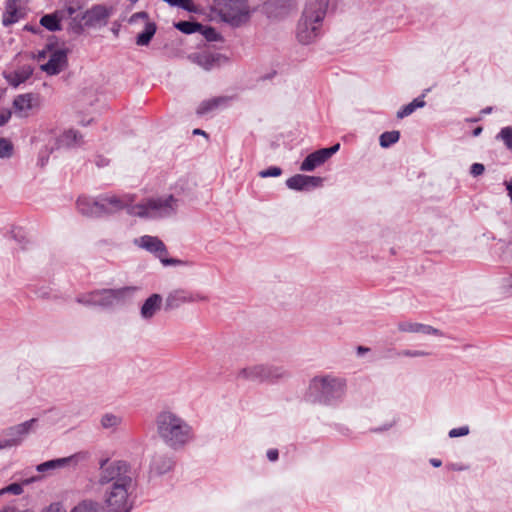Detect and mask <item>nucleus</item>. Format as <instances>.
I'll return each instance as SVG.
<instances>
[{
  "instance_id": "45",
  "label": "nucleus",
  "mask_w": 512,
  "mask_h": 512,
  "mask_svg": "<svg viewBox=\"0 0 512 512\" xmlns=\"http://www.w3.org/2000/svg\"><path fill=\"white\" fill-rule=\"evenodd\" d=\"M402 355L409 356V357H421V356L428 355V353H426L424 351H419V350H415V351L406 350V351L402 352Z\"/></svg>"
},
{
  "instance_id": "34",
  "label": "nucleus",
  "mask_w": 512,
  "mask_h": 512,
  "mask_svg": "<svg viewBox=\"0 0 512 512\" xmlns=\"http://www.w3.org/2000/svg\"><path fill=\"white\" fill-rule=\"evenodd\" d=\"M71 512H100L99 505L93 501H82Z\"/></svg>"
},
{
  "instance_id": "53",
  "label": "nucleus",
  "mask_w": 512,
  "mask_h": 512,
  "mask_svg": "<svg viewBox=\"0 0 512 512\" xmlns=\"http://www.w3.org/2000/svg\"><path fill=\"white\" fill-rule=\"evenodd\" d=\"M24 1H25V0H7V2H9V3L19 4V6H21V4H22Z\"/></svg>"
},
{
  "instance_id": "33",
  "label": "nucleus",
  "mask_w": 512,
  "mask_h": 512,
  "mask_svg": "<svg viewBox=\"0 0 512 512\" xmlns=\"http://www.w3.org/2000/svg\"><path fill=\"white\" fill-rule=\"evenodd\" d=\"M400 138V133L398 131H389L384 132L380 136V145L384 148L389 147L390 145L396 143Z\"/></svg>"
},
{
  "instance_id": "18",
  "label": "nucleus",
  "mask_w": 512,
  "mask_h": 512,
  "mask_svg": "<svg viewBox=\"0 0 512 512\" xmlns=\"http://www.w3.org/2000/svg\"><path fill=\"white\" fill-rule=\"evenodd\" d=\"M39 107V97L32 93L18 95L13 101L15 113L20 117H27L30 111Z\"/></svg>"
},
{
  "instance_id": "51",
  "label": "nucleus",
  "mask_w": 512,
  "mask_h": 512,
  "mask_svg": "<svg viewBox=\"0 0 512 512\" xmlns=\"http://www.w3.org/2000/svg\"><path fill=\"white\" fill-rule=\"evenodd\" d=\"M506 189L508 190V194L512 201V183H506Z\"/></svg>"
},
{
  "instance_id": "7",
  "label": "nucleus",
  "mask_w": 512,
  "mask_h": 512,
  "mask_svg": "<svg viewBox=\"0 0 512 512\" xmlns=\"http://www.w3.org/2000/svg\"><path fill=\"white\" fill-rule=\"evenodd\" d=\"M289 376L282 366L256 364L244 367L237 372V379L252 383H275Z\"/></svg>"
},
{
  "instance_id": "20",
  "label": "nucleus",
  "mask_w": 512,
  "mask_h": 512,
  "mask_svg": "<svg viewBox=\"0 0 512 512\" xmlns=\"http://www.w3.org/2000/svg\"><path fill=\"white\" fill-rule=\"evenodd\" d=\"M162 297L159 294H152L149 296L140 309V315L143 319L149 320L153 318L156 313L161 309Z\"/></svg>"
},
{
  "instance_id": "39",
  "label": "nucleus",
  "mask_w": 512,
  "mask_h": 512,
  "mask_svg": "<svg viewBox=\"0 0 512 512\" xmlns=\"http://www.w3.org/2000/svg\"><path fill=\"white\" fill-rule=\"evenodd\" d=\"M282 174V170L279 167L273 166L269 167L268 169L262 170L259 172V176L261 178H267V177H278Z\"/></svg>"
},
{
  "instance_id": "38",
  "label": "nucleus",
  "mask_w": 512,
  "mask_h": 512,
  "mask_svg": "<svg viewBox=\"0 0 512 512\" xmlns=\"http://www.w3.org/2000/svg\"><path fill=\"white\" fill-rule=\"evenodd\" d=\"M398 328L402 332L418 333L420 323L401 322L399 323Z\"/></svg>"
},
{
  "instance_id": "1",
  "label": "nucleus",
  "mask_w": 512,
  "mask_h": 512,
  "mask_svg": "<svg viewBox=\"0 0 512 512\" xmlns=\"http://www.w3.org/2000/svg\"><path fill=\"white\" fill-rule=\"evenodd\" d=\"M98 483L108 485L104 492L107 512H130L132 503L129 499L133 486L130 466L121 460H101Z\"/></svg>"
},
{
  "instance_id": "2",
  "label": "nucleus",
  "mask_w": 512,
  "mask_h": 512,
  "mask_svg": "<svg viewBox=\"0 0 512 512\" xmlns=\"http://www.w3.org/2000/svg\"><path fill=\"white\" fill-rule=\"evenodd\" d=\"M155 427L160 440L173 450L184 448L194 438L191 425L171 410H163L157 414Z\"/></svg>"
},
{
  "instance_id": "14",
  "label": "nucleus",
  "mask_w": 512,
  "mask_h": 512,
  "mask_svg": "<svg viewBox=\"0 0 512 512\" xmlns=\"http://www.w3.org/2000/svg\"><path fill=\"white\" fill-rule=\"evenodd\" d=\"M208 297L201 293H193L187 289L178 288L170 291L165 299L166 310L177 309L184 304L207 302Z\"/></svg>"
},
{
  "instance_id": "46",
  "label": "nucleus",
  "mask_w": 512,
  "mask_h": 512,
  "mask_svg": "<svg viewBox=\"0 0 512 512\" xmlns=\"http://www.w3.org/2000/svg\"><path fill=\"white\" fill-rule=\"evenodd\" d=\"M147 18H148V14L146 12H137L131 16L130 21L134 22L137 19H147Z\"/></svg>"
},
{
  "instance_id": "54",
  "label": "nucleus",
  "mask_w": 512,
  "mask_h": 512,
  "mask_svg": "<svg viewBox=\"0 0 512 512\" xmlns=\"http://www.w3.org/2000/svg\"><path fill=\"white\" fill-rule=\"evenodd\" d=\"M357 351H358V353H359V354H362V353H364V352H367V351H368V348H365V347H363V346H359V347L357 348Z\"/></svg>"
},
{
  "instance_id": "55",
  "label": "nucleus",
  "mask_w": 512,
  "mask_h": 512,
  "mask_svg": "<svg viewBox=\"0 0 512 512\" xmlns=\"http://www.w3.org/2000/svg\"><path fill=\"white\" fill-rule=\"evenodd\" d=\"M193 133L198 135H206V133L201 129H195Z\"/></svg>"
},
{
  "instance_id": "44",
  "label": "nucleus",
  "mask_w": 512,
  "mask_h": 512,
  "mask_svg": "<svg viewBox=\"0 0 512 512\" xmlns=\"http://www.w3.org/2000/svg\"><path fill=\"white\" fill-rule=\"evenodd\" d=\"M418 333L423 334H438V330L429 325L420 324Z\"/></svg>"
},
{
  "instance_id": "47",
  "label": "nucleus",
  "mask_w": 512,
  "mask_h": 512,
  "mask_svg": "<svg viewBox=\"0 0 512 512\" xmlns=\"http://www.w3.org/2000/svg\"><path fill=\"white\" fill-rule=\"evenodd\" d=\"M267 457L270 461H276L278 459V450H276V449L268 450Z\"/></svg>"
},
{
  "instance_id": "9",
  "label": "nucleus",
  "mask_w": 512,
  "mask_h": 512,
  "mask_svg": "<svg viewBox=\"0 0 512 512\" xmlns=\"http://www.w3.org/2000/svg\"><path fill=\"white\" fill-rule=\"evenodd\" d=\"M35 139L41 142H48L45 150L41 151L39 156V162L41 166H44L48 160L49 154L54 149L61 146L71 147L78 145L81 142V135L77 131L69 129L57 139L52 136V131H42Z\"/></svg>"
},
{
  "instance_id": "13",
  "label": "nucleus",
  "mask_w": 512,
  "mask_h": 512,
  "mask_svg": "<svg viewBox=\"0 0 512 512\" xmlns=\"http://www.w3.org/2000/svg\"><path fill=\"white\" fill-rule=\"evenodd\" d=\"M38 419L32 418L23 423L11 426L4 431L6 438L0 439V450L22 444L26 437L35 429Z\"/></svg>"
},
{
  "instance_id": "37",
  "label": "nucleus",
  "mask_w": 512,
  "mask_h": 512,
  "mask_svg": "<svg viewBox=\"0 0 512 512\" xmlns=\"http://www.w3.org/2000/svg\"><path fill=\"white\" fill-rule=\"evenodd\" d=\"M78 10H79L78 6L68 5L61 10H57V12L63 21L67 20V19H70L72 21V19L76 17V16H74V14H76V12Z\"/></svg>"
},
{
  "instance_id": "12",
  "label": "nucleus",
  "mask_w": 512,
  "mask_h": 512,
  "mask_svg": "<svg viewBox=\"0 0 512 512\" xmlns=\"http://www.w3.org/2000/svg\"><path fill=\"white\" fill-rule=\"evenodd\" d=\"M46 58H48V61L41 64L40 68L48 75H57L67 66V54L63 49H54L48 45L37 54L38 61H43Z\"/></svg>"
},
{
  "instance_id": "3",
  "label": "nucleus",
  "mask_w": 512,
  "mask_h": 512,
  "mask_svg": "<svg viewBox=\"0 0 512 512\" xmlns=\"http://www.w3.org/2000/svg\"><path fill=\"white\" fill-rule=\"evenodd\" d=\"M329 0H309L298 22L296 36L301 44L313 43L320 34Z\"/></svg>"
},
{
  "instance_id": "27",
  "label": "nucleus",
  "mask_w": 512,
  "mask_h": 512,
  "mask_svg": "<svg viewBox=\"0 0 512 512\" xmlns=\"http://www.w3.org/2000/svg\"><path fill=\"white\" fill-rule=\"evenodd\" d=\"M190 59L205 70L211 69L215 63L214 57L208 53L193 54Z\"/></svg>"
},
{
  "instance_id": "6",
  "label": "nucleus",
  "mask_w": 512,
  "mask_h": 512,
  "mask_svg": "<svg viewBox=\"0 0 512 512\" xmlns=\"http://www.w3.org/2000/svg\"><path fill=\"white\" fill-rule=\"evenodd\" d=\"M345 381L331 375L316 376L308 386V394L315 401L332 404L345 394Z\"/></svg>"
},
{
  "instance_id": "10",
  "label": "nucleus",
  "mask_w": 512,
  "mask_h": 512,
  "mask_svg": "<svg viewBox=\"0 0 512 512\" xmlns=\"http://www.w3.org/2000/svg\"><path fill=\"white\" fill-rule=\"evenodd\" d=\"M219 15L223 21L239 26L249 19L250 10L246 0H222Z\"/></svg>"
},
{
  "instance_id": "30",
  "label": "nucleus",
  "mask_w": 512,
  "mask_h": 512,
  "mask_svg": "<svg viewBox=\"0 0 512 512\" xmlns=\"http://www.w3.org/2000/svg\"><path fill=\"white\" fill-rule=\"evenodd\" d=\"M172 467L171 459H161L160 457H154L152 460L151 468L158 474H163L169 471Z\"/></svg>"
},
{
  "instance_id": "49",
  "label": "nucleus",
  "mask_w": 512,
  "mask_h": 512,
  "mask_svg": "<svg viewBox=\"0 0 512 512\" xmlns=\"http://www.w3.org/2000/svg\"><path fill=\"white\" fill-rule=\"evenodd\" d=\"M430 463L432 464V466L434 467H440L442 465V462L441 460L439 459H431L430 460Z\"/></svg>"
},
{
  "instance_id": "4",
  "label": "nucleus",
  "mask_w": 512,
  "mask_h": 512,
  "mask_svg": "<svg viewBox=\"0 0 512 512\" xmlns=\"http://www.w3.org/2000/svg\"><path fill=\"white\" fill-rule=\"evenodd\" d=\"M137 291L135 286L117 289H100L77 297V302L86 306L112 308L128 303Z\"/></svg>"
},
{
  "instance_id": "42",
  "label": "nucleus",
  "mask_w": 512,
  "mask_h": 512,
  "mask_svg": "<svg viewBox=\"0 0 512 512\" xmlns=\"http://www.w3.org/2000/svg\"><path fill=\"white\" fill-rule=\"evenodd\" d=\"M484 171H485V167L481 163H474V164H472V166L470 168V173L474 177L482 175L484 173Z\"/></svg>"
},
{
  "instance_id": "16",
  "label": "nucleus",
  "mask_w": 512,
  "mask_h": 512,
  "mask_svg": "<svg viewBox=\"0 0 512 512\" xmlns=\"http://www.w3.org/2000/svg\"><path fill=\"white\" fill-rule=\"evenodd\" d=\"M340 148V144L337 143L332 147L319 149L309 154L301 163V171H313L316 167L326 162L333 154H335Z\"/></svg>"
},
{
  "instance_id": "23",
  "label": "nucleus",
  "mask_w": 512,
  "mask_h": 512,
  "mask_svg": "<svg viewBox=\"0 0 512 512\" xmlns=\"http://www.w3.org/2000/svg\"><path fill=\"white\" fill-rule=\"evenodd\" d=\"M229 101L227 97H216L203 101L197 108L198 115L208 114L222 105H226Z\"/></svg>"
},
{
  "instance_id": "31",
  "label": "nucleus",
  "mask_w": 512,
  "mask_h": 512,
  "mask_svg": "<svg viewBox=\"0 0 512 512\" xmlns=\"http://www.w3.org/2000/svg\"><path fill=\"white\" fill-rule=\"evenodd\" d=\"M175 27L185 34H192L202 29V25L197 22L180 21L175 24Z\"/></svg>"
},
{
  "instance_id": "58",
  "label": "nucleus",
  "mask_w": 512,
  "mask_h": 512,
  "mask_svg": "<svg viewBox=\"0 0 512 512\" xmlns=\"http://www.w3.org/2000/svg\"><path fill=\"white\" fill-rule=\"evenodd\" d=\"M511 280H512V277H511ZM510 287H512V282L508 284Z\"/></svg>"
},
{
  "instance_id": "36",
  "label": "nucleus",
  "mask_w": 512,
  "mask_h": 512,
  "mask_svg": "<svg viewBox=\"0 0 512 512\" xmlns=\"http://www.w3.org/2000/svg\"><path fill=\"white\" fill-rule=\"evenodd\" d=\"M498 139H501L505 146L512 151V127H504L497 135Z\"/></svg>"
},
{
  "instance_id": "11",
  "label": "nucleus",
  "mask_w": 512,
  "mask_h": 512,
  "mask_svg": "<svg viewBox=\"0 0 512 512\" xmlns=\"http://www.w3.org/2000/svg\"><path fill=\"white\" fill-rule=\"evenodd\" d=\"M134 244L150 253H153L164 266H183L187 262L176 259L168 258L167 248L164 242L156 236L144 235L134 240Z\"/></svg>"
},
{
  "instance_id": "56",
  "label": "nucleus",
  "mask_w": 512,
  "mask_h": 512,
  "mask_svg": "<svg viewBox=\"0 0 512 512\" xmlns=\"http://www.w3.org/2000/svg\"><path fill=\"white\" fill-rule=\"evenodd\" d=\"M491 111H492V107H487V108L482 110V113L488 114V113H491Z\"/></svg>"
},
{
  "instance_id": "8",
  "label": "nucleus",
  "mask_w": 512,
  "mask_h": 512,
  "mask_svg": "<svg viewBox=\"0 0 512 512\" xmlns=\"http://www.w3.org/2000/svg\"><path fill=\"white\" fill-rule=\"evenodd\" d=\"M112 6L102 4L93 5L86 10L81 17H75L69 23V30L76 34L83 32L84 27H100L105 26L113 14Z\"/></svg>"
},
{
  "instance_id": "29",
  "label": "nucleus",
  "mask_w": 512,
  "mask_h": 512,
  "mask_svg": "<svg viewBox=\"0 0 512 512\" xmlns=\"http://www.w3.org/2000/svg\"><path fill=\"white\" fill-rule=\"evenodd\" d=\"M100 423L104 429L115 430L122 423V418L112 413H106L101 417Z\"/></svg>"
},
{
  "instance_id": "19",
  "label": "nucleus",
  "mask_w": 512,
  "mask_h": 512,
  "mask_svg": "<svg viewBox=\"0 0 512 512\" xmlns=\"http://www.w3.org/2000/svg\"><path fill=\"white\" fill-rule=\"evenodd\" d=\"M100 206V200L89 197H79L77 200L78 211L85 216L89 217H100L102 216V210Z\"/></svg>"
},
{
  "instance_id": "25",
  "label": "nucleus",
  "mask_w": 512,
  "mask_h": 512,
  "mask_svg": "<svg viewBox=\"0 0 512 512\" xmlns=\"http://www.w3.org/2000/svg\"><path fill=\"white\" fill-rule=\"evenodd\" d=\"M63 21L60 18V15L58 12H54L52 14H46L41 17L40 24L45 27L47 30L51 32L60 31L61 30V24L60 22Z\"/></svg>"
},
{
  "instance_id": "48",
  "label": "nucleus",
  "mask_w": 512,
  "mask_h": 512,
  "mask_svg": "<svg viewBox=\"0 0 512 512\" xmlns=\"http://www.w3.org/2000/svg\"><path fill=\"white\" fill-rule=\"evenodd\" d=\"M47 512H65L60 504H52L49 506Z\"/></svg>"
},
{
  "instance_id": "52",
  "label": "nucleus",
  "mask_w": 512,
  "mask_h": 512,
  "mask_svg": "<svg viewBox=\"0 0 512 512\" xmlns=\"http://www.w3.org/2000/svg\"><path fill=\"white\" fill-rule=\"evenodd\" d=\"M481 132H482V127H477V128H475V129L473 130V133H472V134H473V136H475V137H476V136H479V135L481 134Z\"/></svg>"
},
{
  "instance_id": "50",
  "label": "nucleus",
  "mask_w": 512,
  "mask_h": 512,
  "mask_svg": "<svg viewBox=\"0 0 512 512\" xmlns=\"http://www.w3.org/2000/svg\"><path fill=\"white\" fill-rule=\"evenodd\" d=\"M212 34H215V31H214V29H212V28H209V29H207V30L205 31V35H206V37H207V38H209V39H211V35H212Z\"/></svg>"
},
{
  "instance_id": "41",
  "label": "nucleus",
  "mask_w": 512,
  "mask_h": 512,
  "mask_svg": "<svg viewBox=\"0 0 512 512\" xmlns=\"http://www.w3.org/2000/svg\"><path fill=\"white\" fill-rule=\"evenodd\" d=\"M469 434V427L468 426H462L459 428H453L449 431V437L456 438L460 436H466Z\"/></svg>"
},
{
  "instance_id": "21",
  "label": "nucleus",
  "mask_w": 512,
  "mask_h": 512,
  "mask_svg": "<svg viewBox=\"0 0 512 512\" xmlns=\"http://www.w3.org/2000/svg\"><path fill=\"white\" fill-rule=\"evenodd\" d=\"M32 73L33 69L31 68V66L24 65L15 71L5 73V78L10 85H12L13 87H17L23 82H25L27 79H29Z\"/></svg>"
},
{
  "instance_id": "35",
  "label": "nucleus",
  "mask_w": 512,
  "mask_h": 512,
  "mask_svg": "<svg viewBox=\"0 0 512 512\" xmlns=\"http://www.w3.org/2000/svg\"><path fill=\"white\" fill-rule=\"evenodd\" d=\"M13 144L9 139L0 138V158H10L13 155Z\"/></svg>"
},
{
  "instance_id": "57",
  "label": "nucleus",
  "mask_w": 512,
  "mask_h": 512,
  "mask_svg": "<svg viewBox=\"0 0 512 512\" xmlns=\"http://www.w3.org/2000/svg\"><path fill=\"white\" fill-rule=\"evenodd\" d=\"M128 1L134 4V3L138 2L139 0H128Z\"/></svg>"
},
{
  "instance_id": "17",
  "label": "nucleus",
  "mask_w": 512,
  "mask_h": 512,
  "mask_svg": "<svg viewBox=\"0 0 512 512\" xmlns=\"http://www.w3.org/2000/svg\"><path fill=\"white\" fill-rule=\"evenodd\" d=\"M322 182L323 179L318 176L296 174L287 179L286 185L291 190L307 191L310 190L311 188L321 186Z\"/></svg>"
},
{
  "instance_id": "22",
  "label": "nucleus",
  "mask_w": 512,
  "mask_h": 512,
  "mask_svg": "<svg viewBox=\"0 0 512 512\" xmlns=\"http://www.w3.org/2000/svg\"><path fill=\"white\" fill-rule=\"evenodd\" d=\"M77 458H79V455L49 460L37 465L36 470L40 473H45L51 470L59 469L71 462H76Z\"/></svg>"
},
{
  "instance_id": "26",
  "label": "nucleus",
  "mask_w": 512,
  "mask_h": 512,
  "mask_svg": "<svg viewBox=\"0 0 512 512\" xmlns=\"http://www.w3.org/2000/svg\"><path fill=\"white\" fill-rule=\"evenodd\" d=\"M156 32V25L153 22H146L145 29L137 36L136 43L140 46L148 45Z\"/></svg>"
},
{
  "instance_id": "5",
  "label": "nucleus",
  "mask_w": 512,
  "mask_h": 512,
  "mask_svg": "<svg viewBox=\"0 0 512 512\" xmlns=\"http://www.w3.org/2000/svg\"><path fill=\"white\" fill-rule=\"evenodd\" d=\"M177 210V199L172 195L150 197L129 207V215L144 219L172 216Z\"/></svg>"
},
{
  "instance_id": "15",
  "label": "nucleus",
  "mask_w": 512,
  "mask_h": 512,
  "mask_svg": "<svg viewBox=\"0 0 512 512\" xmlns=\"http://www.w3.org/2000/svg\"><path fill=\"white\" fill-rule=\"evenodd\" d=\"M102 215L113 214L122 209H126L129 214V207L134 206L135 198L133 195L126 194L123 196L107 195L99 198Z\"/></svg>"
},
{
  "instance_id": "28",
  "label": "nucleus",
  "mask_w": 512,
  "mask_h": 512,
  "mask_svg": "<svg viewBox=\"0 0 512 512\" xmlns=\"http://www.w3.org/2000/svg\"><path fill=\"white\" fill-rule=\"evenodd\" d=\"M425 106L423 97L414 99L411 103L405 105L401 110L397 112V117L402 119L412 114L417 108Z\"/></svg>"
},
{
  "instance_id": "32",
  "label": "nucleus",
  "mask_w": 512,
  "mask_h": 512,
  "mask_svg": "<svg viewBox=\"0 0 512 512\" xmlns=\"http://www.w3.org/2000/svg\"><path fill=\"white\" fill-rule=\"evenodd\" d=\"M170 6L180 7L188 12H197L198 8L193 0H163Z\"/></svg>"
},
{
  "instance_id": "43",
  "label": "nucleus",
  "mask_w": 512,
  "mask_h": 512,
  "mask_svg": "<svg viewBox=\"0 0 512 512\" xmlns=\"http://www.w3.org/2000/svg\"><path fill=\"white\" fill-rule=\"evenodd\" d=\"M11 118V111L9 109L0 110V126L6 124Z\"/></svg>"
},
{
  "instance_id": "24",
  "label": "nucleus",
  "mask_w": 512,
  "mask_h": 512,
  "mask_svg": "<svg viewBox=\"0 0 512 512\" xmlns=\"http://www.w3.org/2000/svg\"><path fill=\"white\" fill-rule=\"evenodd\" d=\"M19 4L6 2L5 12L3 14L2 23L4 26H10L19 20Z\"/></svg>"
},
{
  "instance_id": "40",
  "label": "nucleus",
  "mask_w": 512,
  "mask_h": 512,
  "mask_svg": "<svg viewBox=\"0 0 512 512\" xmlns=\"http://www.w3.org/2000/svg\"><path fill=\"white\" fill-rule=\"evenodd\" d=\"M23 491V488L21 485L17 484V483H13V484H10L8 485L7 487L3 488L0 490V495L4 494V493H12L14 495H19L21 494Z\"/></svg>"
}]
</instances>
